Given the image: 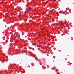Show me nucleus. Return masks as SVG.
Instances as JSON below:
<instances>
[{"label":"nucleus","mask_w":74,"mask_h":74,"mask_svg":"<svg viewBox=\"0 0 74 74\" xmlns=\"http://www.w3.org/2000/svg\"><path fill=\"white\" fill-rule=\"evenodd\" d=\"M59 23H60V21L59 22Z\"/></svg>","instance_id":"39448f33"},{"label":"nucleus","mask_w":74,"mask_h":74,"mask_svg":"<svg viewBox=\"0 0 74 74\" xmlns=\"http://www.w3.org/2000/svg\"><path fill=\"white\" fill-rule=\"evenodd\" d=\"M11 71H12V73H13V71L12 70Z\"/></svg>","instance_id":"f03ea898"},{"label":"nucleus","mask_w":74,"mask_h":74,"mask_svg":"<svg viewBox=\"0 0 74 74\" xmlns=\"http://www.w3.org/2000/svg\"><path fill=\"white\" fill-rule=\"evenodd\" d=\"M31 10V8H29V9H28V11H30Z\"/></svg>","instance_id":"f257e3e1"},{"label":"nucleus","mask_w":74,"mask_h":74,"mask_svg":"<svg viewBox=\"0 0 74 74\" xmlns=\"http://www.w3.org/2000/svg\"><path fill=\"white\" fill-rule=\"evenodd\" d=\"M54 1H56V0H54Z\"/></svg>","instance_id":"7ed1b4c3"},{"label":"nucleus","mask_w":74,"mask_h":74,"mask_svg":"<svg viewBox=\"0 0 74 74\" xmlns=\"http://www.w3.org/2000/svg\"><path fill=\"white\" fill-rule=\"evenodd\" d=\"M57 74H59V73H57Z\"/></svg>","instance_id":"423d86ee"},{"label":"nucleus","mask_w":74,"mask_h":74,"mask_svg":"<svg viewBox=\"0 0 74 74\" xmlns=\"http://www.w3.org/2000/svg\"><path fill=\"white\" fill-rule=\"evenodd\" d=\"M52 21H53V19H52Z\"/></svg>","instance_id":"20e7f679"}]
</instances>
